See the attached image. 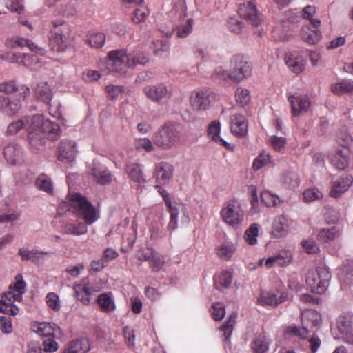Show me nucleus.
Masks as SVG:
<instances>
[{"label":"nucleus","instance_id":"obj_1","mask_svg":"<svg viewBox=\"0 0 353 353\" xmlns=\"http://www.w3.org/2000/svg\"><path fill=\"white\" fill-rule=\"evenodd\" d=\"M108 65L112 71L125 74L129 68L137 65H144L148 62V57L143 52H133L127 54L125 49L114 50L108 54Z\"/></svg>","mask_w":353,"mask_h":353},{"label":"nucleus","instance_id":"obj_2","mask_svg":"<svg viewBox=\"0 0 353 353\" xmlns=\"http://www.w3.org/2000/svg\"><path fill=\"white\" fill-rule=\"evenodd\" d=\"M70 203L62 202L57 208L58 214H63L70 211V207H73L78 216L84 221H96L99 216L95 208L87 199L79 193L69 194Z\"/></svg>","mask_w":353,"mask_h":353},{"label":"nucleus","instance_id":"obj_3","mask_svg":"<svg viewBox=\"0 0 353 353\" xmlns=\"http://www.w3.org/2000/svg\"><path fill=\"white\" fill-rule=\"evenodd\" d=\"M316 13V8L313 6H307L303 10V17L308 19L313 29L307 26L303 27L301 31L302 39L308 44H315L321 39V32L318 29L321 25V21L314 19Z\"/></svg>","mask_w":353,"mask_h":353},{"label":"nucleus","instance_id":"obj_4","mask_svg":"<svg viewBox=\"0 0 353 353\" xmlns=\"http://www.w3.org/2000/svg\"><path fill=\"white\" fill-rule=\"evenodd\" d=\"M152 140L157 147L168 150L179 143L180 134L176 125L165 124L154 134Z\"/></svg>","mask_w":353,"mask_h":353},{"label":"nucleus","instance_id":"obj_5","mask_svg":"<svg viewBox=\"0 0 353 353\" xmlns=\"http://www.w3.org/2000/svg\"><path fill=\"white\" fill-rule=\"evenodd\" d=\"M330 279L331 274L328 270L324 267H319L307 273L306 283L312 292L323 294L325 292Z\"/></svg>","mask_w":353,"mask_h":353},{"label":"nucleus","instance_id":"obj_6","mask_svg":"<svg viewBox=\"0 0 353 353\" xmlns=\"http://www.w3.org/2000/svg\"><path fill=\"white\" fill-rule=\"evenodd\" d=\"M302 327L296 326H290L288 327V332L302 339H305L309 332V329H312L319 325L321 321V314L313 310H305L302 312Z\"/></svg>","mask_w":353,"mask_h":353},{"label":"nucleus","instance_id":"obj_7","mask_svg":"<svg viewBox=\"0 0 353 353\" xmlns=\"http://www.w3.org/2000/svg\"><path fill=\"white\" fill-rule=\"evenodd\" d=\"M32 124L34 127H37L39 132L42 135L50 140H57L61 134L60 125L49 119H45L42 114H35L31 117Z\"/></svg>","mask_w":353,"mask_h":353},{"label":"nucleus","instance_id":"obj_8","mask_svg":"<svg viewBox=\"0 0 353 353\" xmlns=\"http://www.w3.org/2000/svg\"><path fill=\"white\" fill-rule=\"evenodd\" d=\"M232 81L239 83L251 75L252 68L245 57L241 54L234 55L230 61Z\"/></svg>","mask_w":353,"mask_h":353},{"label":"nucleus","instance_id":"obj_9","mask_svg":"<svg viewBox=\"0 0 353 353\" xmlns=\"http://www.w3.org/2000/svg\"><path fill=\"white\" fill-rule=\"evenodd\" d=\"M215 94L209 89H203L192 94L190 105L193 110L205 111L208 110L214 100Z\"/></svg>","mask_w":353,"mask_h":353},{"label":"nucleus","instance_id":"obj_10","mask_svg":"<svg viewBox=\"0 0 353 353\" xmlns=\"http://www.w3.org/2000/svg\"><path fill=\"white\" fill-rule=\"evenodd\" d=\"M143 92L149 100L158 103L170 98L172 94L171 90L164 83L145 86L143 89Z\"/></svg>","mask_w":353,"mask_h":353},{"label":"nucleus","instance_id":"obj_11","mask_svg":"<svg viewBox=\"0 0 353 353\" xmlns=\"http://www.w3.org/2000/svg\"><path fill=\"white\" fill-rule=\"evenodd\" d=\"M223 221H242L244 212L239 203L236 200H230L225 203L220 212Z\"/></svg>","mask_w":353,"mask_h":353},{"label":"nucleus","instance_id":"obj_12","mask_svg":"<svg viewBox=\"0 0 353 353\" xmlns=\"http://www.w3.org/2000/svg\"><path fill=\"white\" fill-rule=\"evenodd\" d=\"M77 154V143L71 140L64 139L58 148V159L65 163L74 161Z\"/></svg>","mask_w":353,"mask_h":353},{"label":"nucleus","instance_id":"obj_13","mask_svg":"<svg viewBox=\"0 0 353 353\" xmlns=\"http://www.w3.org/2000/svg\"><path fill=\"white\" fill-rule=\"evenodd\" d=\"M288 101L291 105L292 113L294 116H299L306 112L311 105L307 96L297 93L289 95Z\"/></svg>","mask_w":353,"mask_h":353},{"label":"nucleus","instance_id":"obj_14","mask_svg":"<svg viewBox=\"0 0 353 353\" xmlns=\"http://www.w3.org/2000/svg\"><path fill=\"white\" fill-rule=\"evenodd\" d=\"M239 14L253 26H258L261 23L256 5L252 1L241 4L239 8Z\"/></svg>","mask_w":353,"mask_h":353},{"label":"nucleus","instance_id":"obj_15","mask_svg":"<svg viewBox=\"0 0 353 353\" xmlns=\"http://www.w3.org/2000/svg\"><path fill=\"white\" fill-rule=\"evenodd\" d=\"M337 328L344 340L353 344V315L340 316L337 319Z\"/></svg>","mask_w":353,"mask_h":353},{"label":"nucleus","instance_id":"obj_16","mask_svg":"<svg viewBox=\"0 0 353 353\" xmlns=\"http://www.w3.org/2000/svg\"><path fill=\"white\" fill-rule=\"evenodd\" d=\"M173 167L167 162L156 163L153 176L160 184L165 185L169 183L173 174Z\"/></svg>","mask_w":353,"mask_h":353},{"label":"nucleus","instance_id":"obj_17","mask_svg":"<svg viewBox=\"0 0 353 353\" xmlns=\"http://www.w3.org/2000/svg\"><path fill=\"white\" fill-rule=\"evenodd\" d=\"M28 142L33 152H36L42 150L45 145V137L39 132L37 127L32 124V119L30 120V125L27 128Z\"/></svg>","mask_w":353,"mask_h":353},{"label":"nucleus","instance_id":"obj_18","mask_svg":"<svg viewBox=\"0 0 353 353\" xmlns=\"http://www.w3.org/2000/svg\"><path fill=\"white\" fill-rule=\"evenodd\" d=\"M353 183V178L350 175H343L333 183L330 196L337 198L348 190Z\"/></svg>","mask_w":353,"mask_h":353},{"label":"nucleus","instance_id":"obj_19","mask_svg":"<svg viewBox=\"0 0 353 353\" xmlns=\"http://www.w3.org/2000/svg\"><path fill=\"white\" fill-rule=\"evenodd\" d=\"M2 59L7 60L11 63L23 64L28 67H31L32 63H37L38 57L36 55L30 54H20L8 52L1 56Z\"/></svg>","mask_w":353,"mask_h":353},{"label":"nucleus","instance_id":"obj_20","mask_svg":"<svg viewBox=\"0 0 353 353\" xmlns=\"http://www.w3.org/2000/svg\"><path fill=\"white\" fill-rule=\"evenodd\" d=\"M49 45L53 51L62 52L67 49L69 39L59 31H52L49 38Z\"/></svg>","mask_w":353,"mask_h":353},{"label":"nucleus","instance_id":"obj_21","mask_svg":"<svg viewBox=\"0 0 353 353\" xmlns=\"http://www.w3.org/2000/svg\"><path fill=\"white\" fill-rule=\"evenodd\" d=\"M32 330L38 334L46 337H54L60 334V328L54 323H34L32 325Z\"/></svg>","mask_w":353,"mask_h":353},{"label":"nucleus","instance_id":"obj_22","mask_svg":"<svg viewBox=\"0 0 353 353\" xmlns=\"http://www.w3.org/2000/svg\"><path fill=\"white\" fill-rule=\"evenodd\" d=\"M3 156L9 164L12 165L19 164L23 159L22 149L18 145L8 144L3 149Z\"/></svg>","mask_w":353,"mask_h":353},{"label":"nucleus","instance_id":"obj_23","mask_svg":"<svg viewBox=\"0 0 353 353\" xmlns=\"http://www.w3.org/2000/svg\"><path fill=\"white\" fill-rule=\"evenodd\" d=\"M230 130L234 134L238 137L245 136L248 132V123L245 117L240 114L232 115Z\"/></svg>","mask_w":353,"mask_h":353},{"label":"nucleus","instance_id":"obj_24","mask_svg":"<svg viewBox=\"0 0 353 353\" xmlns=\"http://www.w3.org/2000/svg\"><path fill=\"white\" fill-rule=\"evenodd\" d=\"M34 95L37 99L47 104L49 111H50V102L52 99V92L46 82H41L37 84V86L34 90ZM50 114L53 117L58 116L55 113L52 114L51 112H50Z\"/></svg>","mask_w":353,"mask_h":353},{"label":"nucleus","instance_id":"obj_25","mask_svg":"<svg viewBox=\"0 0 353 353\" xmlns=\"http://www.w3.org/2000/svg\"><path fill=\"white\" fill-rule=\"evenodd\" d=\"M285 61L288 68L294 73L302 72L305 68V61L303 57L297 53H288L285 57Z\"/></svg>","mask_w":353,"mask_h":353},{"label":"nucleus","instance_id":"obj_26","mask_svg":"<svg viewBox=\"0 0 353 353\" xmlns=\"http://www.w3.org/2000/svg\"><path fill=\"white\" fill-rule=\"evenodd\" d=\"M330 91L338 96L350 94L353 97V81L351 79H343L341 81L330 84Z\"/></svg>","mask_w":353,"mask_h":353},{"label":"nucleus","instance_id":"obj_27","mask_svg":"<svg viewBox=\"0 0 353 353\" xmlns=\"http://www.w3.org/2000/svg\"><path fill=\"white\" fill-rule=\"evenodd\" d=\"M21 108L19 101L10 100L9 98L0 95V110L9 116H12L19 112Z\"/></svg>","mask_w":353,"mask_h":353},{"label":"nucleus","instance_id":"obj_28","mask_svg":"<svg viewBox=\"0 0 353 353\" xmlns=\"http://www.w3.org/2000/svg\"><path fill=\"white\" fill-rule=\"evenodd\" d=\"M329 159L331 164L339 170H345L349 164L347 154L344 153L343 150L339 149L330 154Z\"/></svg>","mask_w":353,"mask_h":353},{"label":"nucleus","instance_id":"obj_29","mask_svg":"<svg viewBox=\"0 0 353 353\" xmlns=\"http://www.w3.org/2000/svg\"><path fill=\"white\" fill-rule=\"evenodd\" d=\"M5 45L6 47L10 48H14L16 47H28L31 51L35 52H40L43 49L39 48L36 44H34L32 41L21 37H17L16 39H7L5 42Z\"/></svg>","mask_w":353,"mask_h":353},{"label":"nucleus","instance_id":"obj_30","mask_svg":"<svg viewBox=\"0 0 353 353\" xmlns=\"http://www.w3.org/2000/svg\"><path fill=\"white\" fill-rule=\"evenodd\" d=\"M90 349L88 339H82L72 341L63 353H87Z\"/></svg>","mask_w":353,"mask_h":353},{"label":"nucleus","instance_id":"obj_31","mask_svg":"<svg viewBox=\"0 0 353 353\" xmlns=\"http://www.w3.org/2000/svg\"><path fill=\"white\" fill-rule=\"evenodd\" d=\"M105 34L100 32H90L86 34L85 43L95 49L101 48L105 41Z\"/></svg>","mask_w":353,"mask_h":353},{"label":"nucleus","instance_id":"obj_32","mask_svg":"<svg viewBox=\"0 0 353 353\" xmlns=\"http://www.w3.org/2000/svg\"><path fill=\"white\" fill-rule=\"evenodd\" d=\"M270 344V339L264 334H260L254 339L252 348L254 353H265L269 350Z\"/></svg>","mask_w":353,"mask_h":353},{"label":"nucleus","instance_id":"obj_33","mask_svg":"<svg viewBox=\"0 0 353 353\" xmlns=\"http://www.w3.org/2000/svg\"><path fill=\"white\" fill-rule=\"evenodd\" d=\"M283 301L282 296L278 297L276 294L270 292H262L258 299L259 304L263 306H276Z\"/></svg>","mask_w":353,"mask_h":353},{"label":"nucleus","instance_id":"obj_34","mask_svg":"<svg viewBox=\"0 0 353 353\" xmlns=\"http://www.w3.org/2000/svg\"><path fill=\"white\" fill-rule=\"evenodd\" d=\"M104 283L101 280H97L89 285H77L74 286V291H83L87 296H91L94 293L100 292L103 288Z\"/></svg>","mask_w":353,"mask_h":353},{"label":"nucleus","instance_id":"obj_35","mask_svg":"<svg viewBox=\"0 0 353 353\" xmlns=\"http://www.w3.org/2000/svg\"><path fill=\"white\" fill-rule=\"evenodd\" d=\"M232 275L228 271H222L214 276V286L218 290L228 288L232 282Z\"/></svg>","mask_w":353,"mask_h":353},{"label":"nucleus","instance_id":"obj_36","mask_svg":"<svg viewBox=\"0 0 353 353\" xmlns=\"http://www.w3.org/2000/svg\"><path fill=\"white\" fill-rule=\"evenodd\" d=\"M141 167V165L135 163H129L127 165V173L130 179L136 183H141L145 181Z\"/></svg>","mask_w":353,"mask_h":353},{"label":"nucleus","instance_id":"obj_37","mask_svg":"<svg viewBox=\"0 0 353 353\" xmlns=\"http://www.w3.org/2000/svg\"><path fill=\"white\" fill-rule=\"evenodd\" d=\"M86 222H65L63 229L64 232L69 234L80 235L86 232Z\"/></svg>","mask_w":353,"mask_h":353},{"label":"nucleus","instance_id":"obj_38","mask_svg":"<svg viewBox=\"0 0 353 353\" xmlns=\"http://www.w3.org/2000/svg\"><path fill=\"white\" fill-rule=\"evenodd\" d=\"M31 117H24L16 121L10 123L7 128L6 134L7 135H14L18 133L25 126L30 125Z\"/></svg>","mask_w":353,"mask_h":353},{"label":"nucleus","instance_id":"obj_39","mask_svg":"<svg viewBox=\"0 0 353 353\" xmlns=\"http://www.w3.org/2000/svg\"><path fill=\"white\" fill-rule=\"evenodd\" d=\"M35 185L38 189L48 194H52L53 186L51 179L45 174H40L35 181Z\"/></svg>","mask_w":353,"mask_h":353},{"label":"nucleus","instance_id":"obj_40","mask_svg":"<svg viewBox=\"0 0 353 353\" xmlns=\"http://www.w3.org/2000/svg\"><path fill=\"white\" fill-rule=\"evenodd\" d=\"M339 278L343 285H353V265H344L340 271Z\"/></svg>","mask_w":353,"mask_h":353},{"label":"nucleus","instance_id":"obj_41","mask_svg":"<svg viewBox=\"0 0 353 353\" xmlns=\"http://www.w3.org/2000/svg\"><path fill=\"white\" fill-rule=\"evenodd\" d=\"M236 249L234 244L223 243L216 248V254L221 259L229 260L235 252Z\"/></svg>","mask_w":353,"mask_h":353},{"label":"nucleus","instance_id":"obj_42","mask_svg":"<svg viewBox=\"0 0 353 353\" xmlns=\"http://www.w3.org/2000/svg\"><path fill=\"white\" fill-rule=\"evenodd\" d=\"M97 303L103 312H110L115 309L114 303L110 294L103 293L100 294L97 298Z\"/></svg>","mask_w":353,"mask_h":353},{"label":"nucleus","instance_id":"obj_43","mask_svg":"<svg viewBox=\"0 0 353 353\" xmlns=\"http://www.w3.org/2000/svg\"><path fill=\"white\" fill-rule=\"evenodd\" d=\"M340 229L336 226H332L330 228L321 229L318 233L319 239L323 241H327L334 239L339 235Z\"/></svg>","mask_w":353,"mask_h":353},{"label":"nucleus","instance_id":"obj_44","mask_svg":"<svg viewBox=\"0 0 353 353\" xmlns=\"http://www.w3.org/2000/svg\"><path fill=\"white\" fill-rule=\"evenodd\" d=\"M92 174L93 175L97 183L101 185L109 183L112 181V175L109 170L106 169L99 170L94 168L92 170Z\"/></svg>","mask_w":353,"mask_h":353},{"label":"nucleus","instance_id":"obj_45","mask_svg":"<svg viewBox=\"0 0 353 353\" xmlns=\"http://www.w3.org/2000/svg\"><path fill=\"white\" fill-rule=\"evenodd\" d=\"M235 99L239 105L242 107L245 106L251 99L250 91L241 87L237 88L235 91Z\"/></svg>","mask_w":353,"mask_h":353},{"label":"nucleus","instance_id":"obj_46","mask_svg":"<svg viewBox=\"0 0 353 353\" xmlns=\"http://www.w3.org/2000/svg\"><path fill=\"white\" fill-rule=\"evenodd\" d=\"M281 181L283 185L288 189H294L300 184V180L298 175L294 172L283 174Z\"/></svg>","mask_w":353,"mask_h":353},{"label":"nucleus","instance_id":"obj_47","mask_svg":"<svg viewBox=\"0 0 353 353\" xmlns=\"http://www.w3.org/2000/svg\"><path fill=\"white\" fill-rule=\"evenodd\" d=\"M48 252H40L37 250H28L24 248H21L19 250V254L21 256L22 260H32L34 261L37 259H40L43 254H46Z\"/></svg>","mask_w":353,"mask_h":353},{"label":"nucleus","instance_id":"obj_48","mask_svg":"<svg viewBox=\"0 0 353 353\" xmlns=\"http://www.w3.org/2000/svg\"><path fill=\"white\" fill-rule=\"evenodd\" d=\"M261 200L268 207H274L280 203L279 196L269 191H263L261 193Z\"/></svg>","mask_w":353,"mask_h":353},{"label":"nucleus","instance_id":"obj_49","mask_svg":"<svg viewBox=\"0 0 353 353\" xmlns=\"http://www.w3.org/2000/svg\"><path fill=\"white\" fill-rule=\"evenodd\" d=\"M271 163L270 155L265 152L258 155L253 161L252 168L256 171Z\"/></svg>","mask_w":353,"mask_h":353},{"label":"nucleus","instance_id":"obj_50","mask_svg":"<svg viewBox=\"0 0 353 353\" xmlns=\"http://www.w3.org/2000/svg\"><path fill=\"white\" fill-rule=\"evenodd\" d=\"M288 230L287 222H274L271 233L275 238H281L287 234Z\"/></svg>","mask_w":353,"mask_h":353},{"label":"nucleus","instance_id":"obj_51","mask_svg":"<svg viewBox=\"0 0 353 353\" xmlns=\"http://www.w3.org/2000/svg\"><path fill=\"white\" fill-rule=\"evenodd\" d=\"M134 145L138 150H145L146 152H152L154 148L151 141L148 138H140L134 141Z\"/></svg>","mask_w":353,"mask_h":353},{"label":"nucleus","instance_id":"obj_52","mask_svg":"<svg viewBox=\"0 0 353 353\" xmlns=\"http://www.w3.org/2000/svg\"><path fill=\"white\" fill-rule=\"evenodd\" d=\"M323 193L317 188L307 189L303 194L304 201L308 203L320 200L323 198Z\"/></svg>","mask_w":353,"mask_h":353},{"label":"nucleus","instance_id":"obj_53","mask_svg":"<svg viewBox=\"0 0 353 353\" xmlns=\"http://www.w3.org/2000/svg\"><path fill=\"white\" fill-rule=\"evenodd\" d=\"M258 224H252L245 233V239L246 241L250 245L255 244L256 243V236H258Z\"/></svg>","mask_w":353,"mask_h":353},{"label":"nucleus","instance_id":"obj_54","mask_svg":"<svg viewBox=\"0 0 353 353\" xmlns=\"http://www.w3.org/2000/svg\"><path fill=\"white\" fill-rule=\"evenodd\" d=\"M301 244L304 250L308 254H316L320 251L319 245L313 239L303 240Z\"/></svg>","mask_w":353,"mask_h":353},{"label":"nucleus","instance_id":"obj_55","mask_svg":"<svg viewBox=\"0 0 353 353\" xmlns=\"http://www.w3.org/2000/svg\"><path fill=\"white\" fill-rule=\"evenodd\" d=\"M46 301L49 307L54 311L60 310V301L58 295L55 293H48L46 297Z\"/></svg>","mask_w":353,"mask_h":353},{"label":"nucleus","instance_id":"obj_56","mask_svg":"<svg viewBox=\"0 0 353 353\" xmlns=\"http://www.w3.org/2000/svg\"><path fill=\"white\" fill-rule=\"evenodd\" d=\"M236 318V314H232L228 321L221 327V330L223 332L225 339H229L232 334Z\"/></svg>","mask_w":353,"mask_h":353},{"label":"nucleus","instance_id":"obj_57","mask_svg":"<svg viewBox=\"0 0 353 353\" xmlns=\"http://www.w3.org/2000/svg\"><path fill=\"white\" fill-rule=\"evenodd\" d=\"M164 263V258L154 252L150 261V265L152 270L154 272L160 270L163 268Z\"/></svg>","mask_w":353,"mask_h":353},{"label":"nucleus","instance_id":"obj_58","mask_svg":"<svg viewBox=\"0 0 353 353\" xmlns=\"http://www.w3.org/2000/svg\"><path fill=\"white\" fill-rule=\"evenodd\" d=\"M148 15V10L146 8L141 6L134 10L132 21L134 23H139L144 21Z\"/></svg>","mask_w":353,"mask_h":353},{"label":"nucleus","instance_id":"obj_59","mask_svg":"<svg viewBox=\"0 0 353 353\" xmlns=\"http://www.w3.org/2000/svg\"><path fill=\"white\" fill-rule=\"evenodd\" d=\"M337 140L340 145L347 147L352 143L353 138L347 130H344L339 132Z\"/></svg>","mask_w":353,"mask_h":353},{"label":"nucleus","instance_id":"obj_60","mask_svg":"<svg viewBox=\"0 0 353 353\" xmlns=\"http://www.w3.org/2000/svg\"><path fill=\"white\" fill-rule=\"evenodd\" d=\"M270 143L276 151H281L286 145V139L284 137L272 136L270 138Z\"/></svg>","mask_w":353,"mask_h":353},{"label":"nucleus","instance_id":"obj_61","mask_svg":"<svg viewBox=\"0 0 353 353\" xmlns=\"http://www.w3.org/2000/svg\"><path fill=\"white\" fill-rule=\"evenodd\" d=\"M193 19H189L185 24L178 28L177 36L181 38L186 37L192 30Z\"/></svg>","mask_w":353,"mask_h":353},{"label":"nucleus","instance_id":"obj_62","mask_svg":"<svg viewBox=\"0 0 353 353\" xmlns=\"http://www.w3.org/2000/svg\"><path fill=\"white\" fill-rule=\"evenodd\" d=\"M18 90V86L13 81H4L0 83V92L10 94L16 92Z\"/></svg>","mask_w":353,"mask_h":353},{"label":"nucleus","instance_id":"obj_63","mask_svg":"<svg viewBox=\"0 0 353 353\" xmlns=\"http://www.w3.org/2000/svg\"><path fill=\"white\" fill-rule=\"evenodd\" d=\"M43 353L54 352L59 348L58 343L54 340V337L45 339L43 342Z\"/></svg>","mask_w":353,"mask_h":353},{"label":"nucleus","instance_id":"obj_64","mask_svg":"<svg viewBox=\"0 0 353 353\" xmlns=\"http://www.w3.org/2000/svg\"><path fill=\"white\" fill-rule=\"evenodd\" d=\"M211 312L214 319L216 321L222 319L225 314V308L220 303H214L212 305Z\"/></svg>","mask_w":353,"mask_h":353}]
</instances>
